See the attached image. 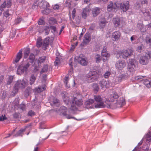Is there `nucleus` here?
<instances>
[{
	"instance_id": "obj_38",
	"label": "nucleus",
	"mask_w": 151,
	"mask_h": 151,
	"mask_svg": "<svg viewBox=\"0 0 151 151\" xmlns=\"http://www.w3.org/2000/svg\"><path fill=\"white\" fill-rule=\"evenodd\" d=\"M144 83L146 86L147 87H149L151 85V80L150 81L146 80L144 82Z\"/></svg>"
},
{
	"instance_id": "obj_60",
	"label": "nucleus",
	"mask_w": 151,
	"mask_h": 151,
	"mask_svg": "<svg viewBox=\"0 0 151 151\" xmlns=\"http://www.w3.org/2000/svg\"><path fill=\"white\" fill-rule=\"evenodd\" d=\"M35 114V113L32 111H30L28 113V115L30 116H32Z\"/></svg>"
},
{
	"instance_id": "obj_39",
	"label": "nucleus",
	"mask_w": 151,
	"mask_h": 151,
	"mask_svg": "<svg viewBox=\"0 0 151 151\" xmlns=\"http://www.w3.org/2000/svg\"><path fill=\"white\" fill-rule=\"evenodd\" d=\"M30 52V49H27L25 51L24 53V58H27Z\"/></svg>"
},
{
	"instance_id": "obj_15",
	"label": "nucleus",
	"mask_w": 151,
	"mask_h": 151,
	"mask_svg": "<svg viewBox=\"0 0 151 151\" xmlns=\"http://www.w3.org/2000/svg\"><path fill=\"white\" fill-rule=\"evenodd\" d=\"M91 9L88 7H87L83 9L82 13V17L84 19H86L87 17L89 14Z\"/></svg>"
},
{
	"instance_id": "obj_30",
	"label": "nucleus",
	"mask_w": 151,
	"mask_h": 151,
	"mask_svg": "<svg viewBox=\"0 0 151 151\" xmlns=\"http://www.w3.org/2000/svg\"><path fill=\"white\" fill-rule=\"evenodd\" d=\"M148 1L147 0H142L140 2H137L136 3V7L139 9L140 8V4H141V5H143L144 4H147Z\"/></svg>"
},
{
	"instance_id": "obj_34",
	"label": "nucleus",
	"mask_w": 151,
	"mask_h": 151,
	"mask_svg": "<svg viewBox=\"0 0 151 151\" xmlns=\"http://www.w3.org/2000/svg\"><path fill=\"white\" fill-rule=\"evenodd\" d=\"M145 42L147 44L151 45V36H147L146 38Z\"/></svg>"
},
{
	"instance_id": "obj_1",
	"label": "nucleus",
	"mask_w": 151,
	"mask_h": 151,
	"mask_svg": "<svg viewBox=\"0 0 151 151\" xmlns=\"http://www.w3.org/2000/svg\"><path fill=\"white\" fill-rule=\"evenodd\" d=\"M119 6L123 12H125L128 9L129 7V2L127 1L119 4L117 3L113 4L112 1H110L107 6V9L109 12H115L116 9Z\"/></svg>"
},
{
	"instance_id": "obj_37",
	"label": "nucleus",
	"mask_w": 151,
	"mask_h": 151,
	"mask_svg": "<svg viewBox=\"0 0 151 151\" xmlns=\"http://www.w3.org/2000/svg\"><path fill=\"white\" fill-rule=\"evenodd\" d=\"M46 59V57L45 56H42L40 58L38 61V63L39 65V64H41L42 63L44 62Z\"/></svg>"
},
{
	"instance_id": "obj_49",
	"label": "nucleus",
	"mask_w": 151,
	"mask_h": 151,
	"mask_svg": "<svg viewBox=\"0 0 151 151\" xmlns=\"http://www.w3.org/2000/svg\"><path fill=\"white\" fill-rule=\"evenodd\" d=\"M60 60L58 57H56L54 63L55 65H58L60 64Z\"/></svg>"
},
{
	"instance_id": "obj_41",
	"label": "nucleus",
	"mask_w": 151,
	"mask_h": 151,
	"mask_svg": "<svg viewBox=\"0 0 151 151\" xmlns=\"http://www.w3.org/2000/svg\"><path fill=\"white\" fill-rule=\"evenodd\" d=\"M93 89L95 91L97 92L99 90V87L97 84L94 83L93 85Z\"/></svg>"
},
{
	"instance_id": "obj_52",
	"label": "nucleus",
	"mask_w": 151,
	"mask_h": 151,
	"mask_svg": "<svg viewBox=\"0 0 151 151\" xmlns=\"http://www.w3.org/2000/svg\"><path fill=\"white\" fill-rule=\"evenodd\" d=\"M35 58V56L33 54H31L30 55L29 57V59L31 60V62L32 63V62L34 60V59Z\"/></svg>"
},
{
	"instance_id": "obj_16",
	"label": "nucleus",
	"mask_w": 151,
	"mask_h": 151,
	"mask_svg": "<svg viewBox=\"0 0 151 151\" xmlns=\"http://www.w3.org/2000/svg\"><path fill=\"white\" fill-rule=\"evenodd\" d=\"M75 60H78V62L82 65H86L87 64V62L85 59L83 57H82L81 55L79 57H76L75 58Z\"/></svg>"
},
{
	"instance_id": "obj_22",
	"label": "nucleus",
	"mask_w": 151,
	"mask_h": 151,
	"mask_svg": "<svg viewBox=\"0 0 151 151\" xmlns=\"http://www.w3.org/2000/svg\"><path fill=\"white\" fill-rule=\"evenodd\" d=\"M39 6L41 9H45L49 7V4L46 1H42L39 4Z\"/></svg>"
},
{
	"instance_id": "obj_62",
	"label": "nucleus",
	"mask_w": 151,
	"mask_h": 151,
	"mask_svg": "<svg viewBox=\"0 0 151 151\" xmlns=\"http://www.w3.org/2000/svg\"><path fill=\"white\" fill-rule=\"evenodd\" d=\"M15 35V32H12L10 34V37L12 38H13Z\"/></svg>"
},
{
	"instance_id": "obj_29",
	"label": "nucleus",
	"mask_w": 151,
	"mask_h": 151,
	"mask_svg": "<svg viewBox=\"0 0 151 151\" xmlns=\"http://www.w3.org/2000/svg\"><path fill=\"white\" fill-rule=\"evenodd\" d=\"M46 88V86L45 85L42 86V87H40L38 88H36L34 90V91L37 93H40L42 91L45 90Z\"/></svg>"
},
{
	"instance_id": "obj_7",
	"label": "nucleus",
	"mask_w": 151,
	"mask_h": 151,
	"mask_svg": "<svg viewBox=\"0 0 151 151\" xmlns=\"http://www.w3.org/2000/svg\"><path fill=\"white\" fill-rule=\"evenodd\" d=\"M151 58V52L147 53L145 56L141 57L139 60V63L143 65H145L148 62V59Z\"/></svg>"
},
{
	"instance_id": "obj_42",
	"label": "nucleus",
	"mask_w": 151,
	"mask_h": 151,
	"mask_svg": "<svg viewBox=\"0 0 151 151\" xmlns=\"http://www.w3.org/2000/svg\"><path fill=\"white\" fill-rule=\"evenodd\" d=\"M95 58L96 62L97 63H99L101 60V57L100 55L98 54H97L95 55Z\"/></svg>"
},
{
	"instance_id": "obj_58",
	"label": "nucleus",
	"mask_w": 151,
	"mask_h": 151,
	"mask_svg": "<svg viewBox=\"0 0 151 151\" xmlns=\"http://www.w3.org/2000/svg\"><path fill=\"white\" fill-rule=\"evenodd\" d=\"M76 12V10L75 9H74L72 12V17L74 18L75 16V14Z\"/></svg>"
},
{
	"instance_id": "obj_35",
	"label": "nucleus",
	"mask_w": 151,
	"mask_h": 151,
	"mask_svg": "<svg viewBox=\"0 0 151 151\" xmlns=\"http://www.w3.org/2000/svg\"><path fill=\"white\" fill-rule=\"evenodd\" d=\"M114 82L116 83H118L121 82L122 81V78H121L120 76H118L115 77L114 78Z\"/></svg>"
},
{
	"instance_id": "obj_20",
	"label": "nucleus",
	"mask_w": 151,
	"mask_h": 151,
	"mask_svg": "<svg viewBox=\"0 0 151 151\" xmlns=\"http://www.w3.org/2000/svg\"><path fill=\"white\" fill-rule=\"evenodd\" d=\"M100 9L99 7H95L92 9V13L93 17L97 16L100 13Z\"/></svg>"
},
{
	"instance_id": "obj_56",
	"label": "nucleus",
	"mask_w": 151,
	"mask_h": 151,
	"mask_svg": "<svg viewBox=\"0 0 151 151\" xmlns=\"http://www.w3.org/2000/svg\"><path fill=\"white\" fill-rule=\"evenodd\" d=\"M120 77L122 78V80L123 79H126V78H127L128 77V76H126V75L124 74H122L120 76Z\"/></svg>"
},
{
	"instance_id": "obj_43",
	"label": "nucleus",
	"mask_w": 151,
	"mask_h": 151,
	"mask_svg": "<svg viewBox=\"0 0 151 151\" xmlns=\"http://www.w3.org/2000/svg\"><path fill=\"white\" fill-rule=\"evenodd\" d=\"M13 78V76H9L8 79L7 81V83L8 85L10 84L12 82Z\"/></svg>"
},
{
	"instance_id": "obj_26",
	"label": "nucleus",
	"mask_w": 151,
	"mask_h": 151,
	"mask_svg": "<svg viewBox=\"0 0 151 151\" xmlns=\"http://www.w3.org/2000/svg\"><path fill=\"white\" fill-rule=\"evenodd\" d=\"M90 35L89 33H86L84 35L83 42L85 44L88 43L90 41Z\"/></svg>"
},
{
	"instance_id": "obj_4",
	"label": "nucleus",
	"mask_w": 151,
	"mask_h": 151,
	"mask_svg": "<svg viewBox=\"0 0 151 151\" xmlns=\"http://www.w3.org/2000/svg\"><path fill=\"white\" fill-rule=\"evenodd\" d=\"M29 66L30 64L29 63H25L24 62L22 64L19 66L17 71V74L18 75H21L24 73L27 72Z\"/></svg>"
},
{
	"instance_id": "obj_18",
	"label": "nucleus",
	"mask_w": 151,
	"mask_h": 151,
	"mask_svg": "<svg viewBox=\"0 0 151 151\" xmlns=\"http://www.w3.org/2000/svg\"><path fill=\"white\" fill-rule=\"evenodd\" d=\"M94 102V101L93 99H90L87 100L85 103L86 108L87 109L93 108L94 107V105L93 106L92 104Z\"/></svg>"
},
{
	"instance_id": "obj_45",
	"label": "nucleus",
	"mask_w": 151,
	"mask_h": 151,
	"mask_svg": "<svg viewBox=\"0 0 151 151\" xmlns=\"http://www.w3.org/2000/svg\"><path fill=\"white\" fill-rule=\"evenodd\" d=\"M143 48V45L142 44H141L140 45L138 46L136 50L139 52H141Z\"/></svg>"
},
{
	"instance_id": "obj_8",
	"label": "nucleus",
	"mask_w": 151,
	"mask_h": 151,
	"mask_svg": "<svg viewBox=\"0 0 151 151\" xmlns=\"http://www.w3.org/2000/svg\"><path fill=\"white\" fill-rule=\"evenodd\" d=\"M53 41V39L52 37H46L43 40L42 47L43 49L46 50L50 44L51 45H52Z\"/></svg>"
},
{
	"instance_id": "obj_12",
	"label": "nucleus",
	"mask_w": 151,
	"mask_h": 151,
	"mask_svg": "<svg viewBox=\"0 0 151 151\" xmlns=\"http://www.w3.org/2000/svg\"><path fill=\"white\" fill-rule=\"evenodd\" d=\"M125 62L124 61L119 60L117 61L115 64L116 68L119 70H122L126 66Z\"/></svg>"
},
{
	"instance_id": "obj_28",
	"label": "nucleus",
	"mask_w": 151,
	"mask_h": 151,
	"mask_svg": "<svg viewBox=\"0 0 151 151\" xmlns=\"http://www.w3.org/2000/svg\"><path fill=\"white\" fill-rule=\"evenodd\" d=\"M143 139L145 140L147 142H149L151 140V132H148L143 138Z\"/></svg>"
},
{
	"instance_id": "obj_19",
	"label": "nucleus",
	"mask_w": 151,
	"mask_h": 151,
	"mask_svg": "<svg viewBox=\"0 0 151 151\" xmlns=\"http://www.w3.org/2000/svg\"><path fill=\"white\" fill-rule=\"evenodd\" d=\"M67 111V108L64 106H62L60 107L59 110L58 111V113L61 115L65 116L66 112Z\"/></svg>"
},
{
	"instance_id": "obj_23",
	"label": "nucleus",
	"mask_w": 151,
	"mask_h": 151,
	"mask_svg": "<svg viewBox=\"0 0 151 151\" xmlns=\"http://www.w3.org/2000/svg\"><path fill=\"white\" fill-rule=\"evenodd\" d=\"M22 56V51L20 50L17 53L15 59L14 61V62L16 63H18L21 58Z\"/></svg>"
},
{
	"instance_id": "obj_61",
	"label": "nucleus",
	"mask_w": 151,
	"mask_h": 151,
	"mask_svg": "<svg viewBox=\"0 0 151 151\" xmlns=\"http://www.w3.org/2000/svg\"><path fill=\"white\" fill-rule=\"evenodd\" d=\"M59 6L57 4H56L53 6V8L54 9L56 10L58 9H59Z\"/></svg>"
},
{
	"instance_id": "obj_5",
	"label": "nucleus",
	"mask_w": 151,
	"mask_h": 151,
	"mask_svg": "<svg viewBox=\"0 0 151 151\" xmlns=\"http://www.w3.org/2000/svg\"><path fill=\"white\" fill-rule=\"evenodd\" d=\"M94 99L96 102L94 104L95 108H101L105 107V104L103 101V99L100 96H95Z\"/></svg>"
},
{
	"instance_id": "obj_17",
	"label": "nucleus",
	"mask_w": 151,
	"mask_h": 151,
	"mask_svg": "<svg viewBox=\"0 0 151 151\" xmlns=\"http://www.w3.org/2000/svg\"><path fill=\"white\" fill-rule=\"evenodd\" d=\"M99 84L102 89H104L105 88H108L111 86L110 83L109 81H106L104 80H102L100 81Z\"/></svg>"
},
{
	"instance_id": "obj_59",
	"label": "nucleus",
	"mask_w": 151,
	"mask_h": 151,
	"mask_svg": "<svg viewBox=\"0 0 151 151\" xmlns=\"http://www.w3.org/2000/svg\"><path fill=\"white\" fill-rule=\"evenodd\" d=\"M137 37L135 35H133L130 38L132 42L133 41L136 39Z\"/></svg>"
},
{
	"instance_id": "obj_13",
	"label": "nucleus",
	"mask_w": 151,
	"mask_h": 151,
	"mask_svg": "<svg viewBox=\"0 0 151 151\" xmlns=\"http://www.w3.org/2000/svg\"><path fill=\"white\" fill-rule=\"evenodd\" d=\"M12 3L11 0H6L0 6V15L2 14V12L4 10V9L5 7L9 8L11 5Z\"/></svg>"
},
{
	"instance_id": "obj_3",
	"label": "nucleus",
	"mask_w": 151,
	"mask_h": 151,
	"mask_svg": "<svg viewBox=\"0 0 151 151\" xmlns=\"http://www.w3.org/2000/svg\"><path fill=\"white\" fill-rule=\"evenodd\" d=\"M133 51L131 49H128L124 50L122 51H118L116 53V57L118 58H122L125 59L130 56L132 53Z\"/></svg>"
},
{
	"instance_id": "obj_31",
	"label": "nucleus",
	"mask_w": 151,
	"mask_h": 151,
	"mask_svg": "<svg viewBox=\"0 0 151 151\" xmlns=\"http://www.w3.org/2000/svg\"><path fill=\"white\" fill-rule=\"evenodd\" d=\"M37 76H35L34 74L31 75L29 80V83L30 85H32L34 83L36 80Z\"/></svg>"
},
{
	"instance_id": "obj_47",
	"label": "nucleus",
	"mask_w": 151,
	"mask_h": 151,
	"mask_svg": "<svg viewBox=\"0 0 151 151\" xmlns=\"http://www.w3.org/2000/svg\"><path fill=\"white\" fill-rule=\"evenodd\" d=\"M111 74V73L110 71H106L104 74V77L105 78H107L109 77V76Z\"/></svg>"
},
{
	"instance_id": "obj_33",
	"label": "nucleus",
	"mask_w": 151,
	"mask_h": 151,
	"mask_svg": "<svg viewBox=\"0 0 151 151\" xmlns=\"http://www.w3.org/2000/svg\"><path fill=\"white\" fill-rule=\"evenodd\" d=\"M27 127H24L23 128L21 129L18 132L16 135H14L15 137H16L19 136H20L21 135L22 132L24 131H25Z\"/></svg>"
},
{
	"instance_id": "obj_27",
	"label": "nucleus",
	"mask_w": 151,
	"mask_h": 151,
	"mask_svg": "<svg viewBox=\"0 0 151 151\" xmlns=\"http://www.w3.org/2000/svg\"><path fill=\"white\" fill-rule=\"evenodd\" d=\"M43 30L42 31L39 30L40 32H43L45 35H47L50 32V28L48 26H46L43 28Z\"/></svg>"
},
{
	"instance_id": "obj_14",
	"label": "nucleus",
	"mask_w": 151,
	"mask_h": 151,
	"mask_svg": "<svg viewBox=\"0 0 151 151\" xmlns=\"http://www.w3.org/2000/svg\"><path fill=\"white\" fill-rule=\"evenodd\" d=\"M121 36V33L119 31H116L112 34L111 39L113 41H116L118 40Z\"/></svg>"
},
{
	"instance_id": "obj_40",
	"label": "nucleus",
	"mask_w": 151,
	"mask_h": 151,
	"mask_svg": "<svg viewBox=\"0 0 151 151\" xmlns=\"http://www.w3.org/2000/svg\"><path fill=\"white\" fill-rule=\"evenodd\" d=\"M69 75H67L65 77V81H64L65 83L66 84V87L68 88H70V86L68 84V82L69 80Z\"/></svg>"
},
{
	"instance_id": "obj_46",
	"label": "nucleus",
	"mask_w": 151,
	"mask_h": 151,
	"mask_svg": "<svg viewBox=\"0 0 151 151\" xmlns=\"http://www.w3.org/2000/svg\"><path fill=\"white\" fill-rule=\"evenodd\" d=\"M59 100L56 98H54L53 99V104L57 106L59 105Z\"/></svg>"
},
{
	"instance_id": "obj_11",
	"label": "nucleus",
	"mask_w": 151,
	"mask_h": 151,
	"mask_svg": "<svg viewBox=\"0 0 151 151\" xmlns=\"http://www.w3.org/2000/svg\"><path fill=\"white\" fill-rule=\"evenodd\" d=\"M136 63V60L134 59L129 60L128 64V69L129 71L133 72L136 69V66L135 64Z\"/></svg>"
},
{
	"instance_id": "obj_32",
	"label": "nucleus",
	"mask_w": 151,
	"mask_h": 151,
	"mask_svg": "<svg viewBox=\"0 0 151 151\" xmlns=\"http://www.w3.org/2000/svg\"><path fill=\"white\" fill-rule=\"evenodd\" d=\"M44 9V10L41 11L42 13L44 14L47 15L51 12V10L49 7Z\"/></svg>"
},
{
	"instance_id": "obj_25",
	"label": "nucleus",
	"mask_w": 151,
	"mask_h": 151,
	"mask_svg": "<svg viewBox=\"0 0 151 151\" xmlns=\"http://www.w3.org/2000/svg\"><path fill=\"white\" fill-rule=\"evenodd\" d=\"M141 12L144 16H151V12L148 11V9H146L143 8L141 9Z\"/></svg>"
},
{
	"instance_id": "obj_10",
	"label": "nucleus",
	"mask_w": 151,
	"mask_h": 151,
	"mask_svg": "<svg viewBox=\"0 0 151 151\" xmlns=\"http://www.w3.org/2000/svg\"><path fill=\"white\" fill-rule=\"evenodd\" d=\"M125 19L124 18L119 17L114 18L113 20V22L115 27L119 26H122L124 24Z\"/></svg>"
},
{
	"instance_id": "obj_48",
	"label": "nucleus",
	"mask_w": 151,
	"mask_h": 151,
	"mask_svg": "<svg viewBox=\"0 0 151 151\" xmlns=\"http://www.w3.org/2000/svg\"><path fill=\"white\" fill-rule=\"evenodd\" d=\"M48 67L47 65H45L44 66L41 71L40 72V74L42 73L43 72H46L47 71Z\"/></svg>"
},
{
	"instance_id": "obj_2",
	"label": "nucleus",
	"mask_w": 151,
	"mask_h": 151,
	"mask_svg": "<svg viewBox=\"0 0 151 151\" xmlns=\"http://www.w3.org/2000/svg\"><path fill=\"white\" fill-rule=\"evenodd\" d=\"M27 82L24 79L17 81L15 82L12 93L14 94H16L19 89L24 88L27 86Z\"/></svg>"
},
{
	"instance_id": "obj_63",
	"label": "nucleus",
	"mask_w": 151,
	"mask_h": 151,
	"mask_svg": "<svg viewBox=\"0 0 151 151\" xmlns=\"http://www.w3.org/2000/svg\"><path fill=\"white\" fill-rule=\"evenodd\" d=\"M121 101L120 102V103H121L122 105H124L125 104V101L124 99L122 98Z\"/></svg>"
},
{
	"instance_id": "obj_44",
	"label": "nucleus",
	"mask_w": 151,
	"mask_h": 151,
	"mask_svg": "<svg viewBox=\"0 0 151 151\" xmlns=\"http://www.w3.org/2000/svg\"><path fill=\"white\" fill-rule=\"evenodd\" d=\"M41 39L40 37L37 40L36 45L38 47H40L42 45V43L41 42Z\"/></svg>"
},
{
	"instance_id": "obj_54",
	"label": "nucleus",
	"mask_w": 151,
	"mask_h": 151,
	"mask_svg": "<svg viewBox=\"0 0 151 151\" xmlns=\"http://www.w3.org/2000/svg\"><path fill=\"white\" fill-rule=\"evenodd\" d=\"M106 52H108L107 50L106 47V46H104L103 47L101 53H105Z\"/></svg>"
},
{
	"instance_id": "obj_21",
	"label": "nucleus",
	"mask_w": 151,
	"mask_h": 151,
	"mask_svg": "<svg viewBox=\"0 0 151 151\" xmlns=\"http://www.w3.org/2000/svg\"><path fill=\"white\" fill-rule=\"evenodd\" d=\"M118 98V96L116 92H114L111 94L109 99L108 100L110 101L113 102L114 100Z\"/></svg>"
},
{
	"instance_id": "obj_36",
	"label": "nucleus",
	"mask_w": 151,
	"mask_h": 151,
	"mask_svg": "<svg viewBox=\"0 0 151 151\" xmlns=\"http://www.w3.org/2000/svg\"><path fill=\"white\" fill-rule=\"evenodd\" d=\"M106 22L105 21V19H103L102 20L100 21V23L99 25L101 28H103L105 26Z\"/></svg>"
},
{
	"instance_id": "obj_6",
	"label": "nucleus",
	"mask_w": 151,
	"mask_h": 151,
	"mask_svg": "<svg viewBox=\"0 0 151 151\" xmlns=\"http://www.w3.org/2000/svg\"><path fill=\"white\" fill-rule=\"evenodd\" d=\"M94 71H90L88 74L86 76V80L88 83H91L96 80L99 77L100 75H98L95 74Z\"/></svg>"
},
{
	"instance_id": "obj_53",
	"label": "nucleus",
	"mask_w": 151,
	"mask_h": 151,
	"mask_svg": "<svg viewBox=\"0 0 151 151\" xmlns=\"http://www.w3.org/2000/svg\"><path fill=\"white\" fill-rule=\"evenodd\" d=\"M50 29L51 32L52 33H54L56 31V27L54 26H51L50 27Z\"/></svg>"
},
{
	"instance_id": "obj_57",
	"label": "nucleus",
	"mask_w": 151,
	"mask_h": 151,
	"mask_svg": "<svg viewBox=\"0 0 151 151\" xmlns=\"http://www.w3.org/2000/svg\"><path fill=\"white\" fill-rule=\"evenodd\" d=\"M144 78V76H136L135 77V80H138L139 79H142V78Z\"/></svg>"
},
{
	"instance_id": "obj_55",
	"label": "nucleus",
	"mask_w": 151,
	"mask_h": 151,
	"mask_svg": "<svg viewBox=\"0 0 151 151\" xmlns=\"http://www.w3.org/2000/svg\"><path fill=\"white\" fill-rule=\"evenodd\" d=\"M45 23L44 21L42 19H39L38 21V24L39 25H43Z\"/></svg>"
},
{
	"instance_id": "obj_24",
	"label": "nucleus",
	"mask_w": 151,
	"mask_h": 151,
	"mask_svg": "<svg viewBox=\"0 0 151 151\" xmlns=\"http://www.w3.org/2000/svg\"><path fill=\"white\" fill-rule=\"evenodd\" d=\"M101 55L103 58V61L104 62L107 61L110 57V54L108 52L101 53Z\"/></svg>"
},
{
	"instance_id": "obj_50",
	"label": "nucleus",
	"mask_w": 151,
	"mask_h": 151,
	"mask_svg": "<svg viewBox=\"0 0 151 151\" xmlns=\"http://www.w3.org/2000/svg\"><path fill=\"white\" fill-rule=\"evenodd\" d=\"M9 10H8L4 13V15L5 17H9L11 16V15L9 13Z\"/></svg>"
},
{
	"instance_id": "obj_51",
	"label": "nucleus",
	"mask_w": 151,
	"mask_h": 151,
	"mask_svg": "<svg viewBox=\"0 0 151 151\" xmlns=\"http://www.w3.org/2000/svg\"><path fill=\"white\" fill-rule=\"evenodd\" d=\"M7 119L6 117V116L5 115H2L1 116H0V121H3Z\"/></svg>"
},
{
	"instance_id": "obj_64",
	"label": "nucleus",
	"mask_w": 151,
	"mask_h": 151,
	"mask_svg": "<svg viewBox=\"0 0 151 151\" xmlns=\"http://www.w3.org/2000/svg\"><path fill=\"white\" fill-rule=\"evenodd\" d=\"M22 20V19L21 18H19L17 19L16 20V23L17 24H18L19 22H20L21 20Z\"/></svg>"
},
{
	"instance_id": "obj_9",
	"label": "nucleus",
	"mask_w": 151,
	"mask_h": 151,
	"mask_svg": "<svg viewBox=\"0 0 151 151\" xmlns=\"http://www.w3.org/2000/svg\"><path fill=\"white\" fill-rule=\"evenodd\" d=\"M81 96L80 95H77V97L76 95L74 96L73 100L72 102L73 105H72V107H75L77 108V106H79L82 104V101L80 99Z\"/></svg>"
}]
</instances>
